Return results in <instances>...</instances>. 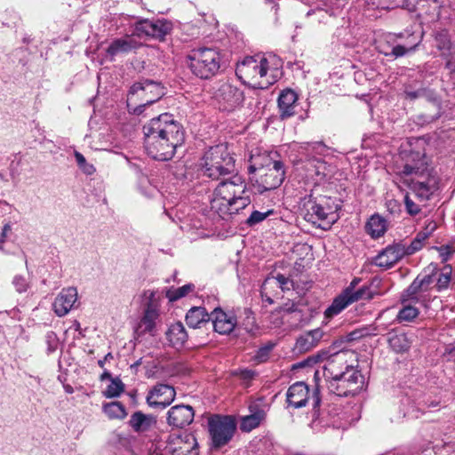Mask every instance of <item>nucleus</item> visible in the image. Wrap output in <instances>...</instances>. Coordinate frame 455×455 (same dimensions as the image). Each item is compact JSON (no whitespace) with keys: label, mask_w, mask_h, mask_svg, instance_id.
I'll return each mask as SVG.
<instances>
[{"label":"nucleus","mask_w":455,"mask_h":455,"mask_svg":"<svg viewBox=\"0 0 455 455\" xmlns=\"http://www.w3.org/2000/svg\"><path fill=\"white\" fill-rule=\"evenodd\" d=\"M229 202L218 196L215 191L213 192V197L210 202V208L212 212L224 218V215L229 214Z\"/></svg>","instance_id":"nucleus-41"},{"label":"nucleus","mask_w":455,"mask_h":455,"mask_svg":"<svg viewBox=\"0 0 455 455\" xmlns=\"http://www.w3.org/2000/svg\"><path fill=\"white\" fill-rule=\"evenodd\" d=\"M312 400H313V409L315 411H316V410L320 407V404H321L320 392L317 387L313 391Z\"/></svg>","instance_id":"nucleus-59"},{"label":"nucleus","mask_w":455,"mask_h":455,"mask_svg":"<svg viewBox=\"0 0 455 455\" xmlns=\"http://www.w3.org/2000/svg\"><path fill=\"white\" fill-rule=\"evenodd\" d=\"M214 97L218 102L219 108L228 112L240 107L244 100L243 92L229 83L220 84Z\"/></svg>","instance_id":"nucleus-14"},{"label":"nucleus","mask_w":455,"mask_h":455,"mask_svg":"<svg viewBox=\"0 0 455 455\" xmlns=\"http://www.w3.org/2000/svg\"><path fill=\"white\" fill-rule=\"evenodd\" d=\"M443 356L446 361L453 363L455 364V346H449L445 348Z\"/></svg>","instance_id":"nucleus-58"},{"label":"nucleus","mask_w":455,"mask_h":455,"mask_svg":"<svg viewBox=\"0 0 455 455\" xmlns=\"http://www.w3.org/2000/svg\"><path fill=\"white\" fill-rule=\"evenodd\" d=\"M404 95L406 99L411 100L419 99L422 96V88L419 90H412L410 87H406L404 90Z\"/></svg>","instance_id":"nucleus-55"},{"label":"nucleus","mask_w":455,"mask_h":455,"mask_svg":"<svg viewBox=\"0 0 455 455\" xmlns=\"http://www.w3.org/2000/svg\"><path fill=\"white\" fill-rule=\"evenodd\" d=\"M428 301L426 291L421 288L418 279L415 278L409 287L404 290L401 295L402 304L406 302H413L414 304H420L426 306Z\"/></svg>","instance_id":"nucleus-28"},{"label":"nucleus","mask_w":455,"mask_h":455,"mask_svg":"<svg viewBox=\"0 0 455 455\" xmlns=\"http://www.w3.org/2000/svg\"><path fill=\"white\" fill-rule=\"evenodd\" d=\"M215 331L222 335L229 334L236 326V317L233 314H228L221 308L216 307L210 315Z\"/></svg>","instance_id":"nucleus-25"},{"label":"nucleus","mask_w":455,"mask_h":455,"mask_svg":"<svg viewBox=\"0 0 455 455\" xmlns=\"http://www.w3.org/2000/svg\"><path fill=\"white\" fill-rule=\"evenodd\" d=\"M176 392L172 386L158 384L147 395V403L152 408L164 409L174 400Z\"/></svg>","instance_id":"nucleus-17"},{"label":"nucleus","mask_w":455,"mask_h":455,"mask_svg":"<svg viewBox=\"0 0 455 455\" xmlns=\"http://www.w3.org/2000/svg\"><path fill=\"white\" fill-rule=\"evenodd\" d=\"M103 411L109 419H124L127 415L125 407L120 402H111L104 404Z\"/></svg>","instance_id":"nucleus-39"},{"label":"nucleus","mask_w":455,"mask_h":455,"mask_svg":"<svg viewBox=\"0 0 455 455\" xmlns=\"http://www.w3.org/2000/svg\"><path fill=\"white\" fill-rule=\"evenodd\" d=\"M195 286L192 283L185 284L181 287L175 288V289H169L166 291V297L170 301H176L183 297H185L187 294H188L190 291L194 290Z\"/></svg>","instance_id":"nucleus-43"},{"label":"nucleus","mask_w":455,"mask_h":455,"mask_svg":"<svg viewBox=\"0 0 455 455\" xmlns=\"http://www.w3.org/2000/svg\"><path fill=\"white\" fill-rule=\"evenodd\" d=\"M141 92L140 99L145 103L140 104L134 109V113L140 115L147 105L153 104L159 100L164 94V88L158 82L150 79H141L132 84L130 89L131 94Z\"/></svg>","instance_id":"nucleus-11"},{"label":"nucleus","mask_w":455,"mask_h":455,"mask_svg":"<svg viewBox=\"0 0 455 455\" xmlns=\"http://www.w3.org/2000/svg\"><path fill=\"white\" fill-rule=\"evenodd\" d=\"M327 12L323 9L312 10L307 13V17L315 16V20L319 22L323 21L327 17Z\"/></svg>","instance_id":"nucleus-57"},{"label":"nucleus","mask_w":455,"mask_h":455,"mask_svg":"<svg viewBox=\"0 0 455 455\" xmlns=\"http://www.w3.org/2000/svg\"><path fill=\"white\" fill-rule=\"evenodd\" d=\"M171 29V23L161 20H140L135 24V30L139 36L145 35L159 40H164V36L170 33Z\"/></svg>","instance_id":"nucleus-16"},{"label":"nucleus","mask_w":455,"mask_h":455,"mask_svg":"<svg viewBox=\"0 0 455 455\" xmlns=\"http://www.w3.org/2000/svg\"><path fill=\"white\" fill-rule=\"evenodd\" d=\"M210 320V315L204 307H194L186 315V323L191 328H200L201 324Z\"/></svg>","instance_id":"nucleus-32"},{"label":"nucleus","mask_w":455,"mask_h":455,"mask_svg":"<svg viewBox=\"0 0 455 455\" xmlns=\"http://www.w3.org/2000/svg\"><path fill=\"white\" fill-rule=\"evenodd\" d=\"M440 254L443 258V259L446 260L448 259V256L451 254L449 247H441Z\"/></svg>","instance_id":"nucleus-63"},{"label":"nucleus","mask_w":455,"mask_h":455,"mask_svg":"<svg viewBox=\"0 0 455 455\" xmlns=\"http://www.w3.org/2000/svg\"><path fill=\"white\" fill-rule=\"evenodd\" d=\"M452 275V267L451 265H445L441 269L438 268V273L436 274L435 280V284L434 288L441 292L448 289Z\"/></svg>","instance_id":"nucleus-36"},{"label":"nucleus","mask_w":455,"mask_h":455,"mask_svg":"<svg viewBox=\"0 0 455 455\" xmlns=\"http://www.w3.org/2000/svg\"><path fill=\"white\" fill-rule=\"evenodd\" d=\"M360 278H354L350 283L349 286L346 290H350V292L353 291L356 285L360 283Z\"/></svg>","instance_id":"nucleus-64"},{"label":"nucleus","mask_w":455,"mask_h":455,"mask_svg":"<svg viewBox=\"0 0 455 455\" xmlns=\"http://www.w3.org/2000/svg\"><path fill=\"white\" fill-rule=\"evenodd\" d=\"M375 294H378V292L371 291L370 286L365 285L351 292L350 290H345L341 295L333 300L331 305L325 310L324 315L326 317H332L340 313L349 304L361 299H371Z\"/></svg>","instance_id":"nucleus-12"},{"label":"nucleus","mask_w":455,"mask_h":455,"mask_svg":"<svg viewBox=\"0 0 455 455\" xmlns=\"http://www.w3.org/2000/svg\"><path fill=\"white\" fill-rule=\"evenodd\" d=\"M246 183L242 177L235 175L229 180L221 181L214 189L216 195L222 199L230 202L241 194H246Z\"/></svg>","instance_id":"nucleus-19"},{"label":"nucleus","mask_w":455,"mask_h":455,"mask_svg":"<svg viewBox=\"0 0 455 455\" xmlns=\"http://www.w3.org/2000/svg\"><path fill=\"white\" fill-rule=\"evenodd\" d=\"M251 203V199L249 195L241 194L239 196L234 198V200H230L229 202V215L238 213L239 211L247 207Z\"/></svg>","instance_id":"nucleus-42"},{"label":"nucleus","mask_w":455,"mask_h":455,"mask_svg":"<svg viewBox=\"0 0 455 455\" xmlns=\"http://www.w3.org/2000/svg\"><path fill=\"white\" fill-rule=\"evenodd\" d=\"M363 385L364 377L357 366L326 382L329 392L338 396H354L363 389Z\"/></svg>","instance_id":"nucleus-7"},{"label":"nucleus","mask_w":455,"mask_h":455,"mask_svg":"<svg viewBox=\"0 0 455 455\" xmlns=\"http://www.w3.org/2000/svg\"><path fill=\"white\" fill-rule=\"evenodd\" d=\"M405 256L403 243H394L387 245L373 259V263L384 269L393 267Z\"/></svg>","instance_id":"nucleus-18"},{"label":"nucleus","mask_w":455,"mask_h":455,"mask_svg":"<svg viewBox=\"0 0 455 455\" xmlns=\"http://www.w3.org/2000/svg\"><path fill=\"white\" fill-rule=\"evenodd\" d=\"M297 93L291 89H285L281 92L277 103L282 119L289 118L296 113Z\"/></svg>","instance_id":"nucleus-26"},{"label":"nucleus","mask_w":455,"mask_h":455,"mask_svg":"<svg viewBox=\"0 0 455 455\" xmlns=\"http://www.w3.org/2000/svg\"><path fill=\"white\" fill-rule=\"evenodd\" d=\"M273 347H274V344H272V343H269L266 346L259 347L255 354V356H254L255 360L258 363L266 362L268 359L270 352L273 349Z\"/></svg>","instance_id":"nucleus-49"},{"label":"nucleus","mask_w":455,"mask_h":455,"mask_svg":"<svg viewBox=\"0 0 455 455\" xmlns=\"http://www.w3.org/2000/svg\"><path fill=\"white\" fill-rule=\"evenodd\" d=\"M403 162L399 173L403 177L414 176L424 178L428 172H434L435 170L429 166L428 160L424 151H416L412 149H403L400 153Z\"/></svg>","instance_id":"nucleus-9"},{"label":"nucleus","mask_w":455,"mask_h":455,"mask_svg":"<svg viewBox=\"0 0 455 455\" xmlns=\"http://www.w3.org/2000/svg\"><path fill=\"white\" fill-rule=\"evenodd\" d=\"M165 334L170 345L176 348L182 347L188 339L187 331L180 322L172 324Z\"/></svg>","instance_id":"nucleus-31"},{"label":"nucleus","mask_w":455,"mask_h":455,"mask_svg":"<svg viewBox=\"0 0 455 455\" xmlns=\"http://www.w3.org/2000/svg\"><path fill=\"white\" fill-rule=\"evenodd\" d=\"M165 450L171 455H199L197 440L190 433L169 435Z\"/></svg>","instance_id":"nucleus-13"},{"label":"nucleus","mask_w":455,"mask_h":455,"mask_svg":"<svg viewBox=\"0 0 455 455\" xmlns=\"http://www.w3.org/2000/svg\"><path fill=\"white\" fill-rule=\"evenodd\" d=\"M208 428L212 448L219 449L232 439L236 425L230 416L214 415L208 420Z\"/></svg>","instance_id":"nucleus-10"},{"label":"nucleus","mask_w":455,"mask_h":455,"mask_svg":"<svg viewBox=\"0 0 455 455\" xmlns=\"http://www.w3.org/2000/svg\"><path fill=\"white\" fill-rule=\"evenodd\" d=\"M12 284L16 291L19 293L26 292L28 289L30 287L28 279L20 275H17L13 277Z\"/></svg>","instance_id":"nucleus-46"},{"label":"nucleus","mask_w":455,"mask_h":455,"mask_svg":"<svg viewBox=\"0 0 455 455\" xmlns=\"http://www.w3.org/2000/svg\"><path fill=\"white\" fill-rule=\"evenodd\" d=\"M235 375H237L240 379L250 381L255 376V371L249 369H243L239 370L235 372Z\"/></svg>","instance_id":"nucleus-56"},{"label":"nucleus","mask_w":455,"mask_h":455,"mask_svg":"<svg viewBox=\"0 0 455 455\" xmlns=\"http://www.w3.org/2000/svg\"><path fill=\"white\" fill-rule=\"evenodd\" d=\"M75 157H76L78 166L81 169H83L84 173L91 175L95 172V168L93 167V165L87 164L86 159L81 153L76 151Z\"/></svg>","instance_id":"nucleus-48"},{"label":"nucleus","mask_w":455,"mask_h":455,"mask_svg":"<svg viewBox=\"0 0 455 455\" xmlns=\"http://www.w3.org/2000/svg\"><path fill=\"white\" fill-rule=\"evenodd\" d=\"M260 295L263 300L267 301L268 304H273L274 300L269 295L268 290H266V294L262 293V287L260 288Z\"/></svg>","instance_id":"nucleus-62"},{"label":"nucleus","mask_w":455,"mask_h":455,"mask_svg":"<svg viewBox=\"0 0 455 455\" xmlns=\"http://www.w3.org/2000/svg\"><path fill=\"white\" fill-rule=\"evenodd\" d=\"M419 44V42L415 44H396L392 46L390 52H386L382 50H380L379 52L386 57H393L395 59H397L415 52Z\"/></svg>","instance_id":"nucleus-38"},{"label":"nucleus","mask_w":455,"mask_h":455,"mask_svg":"<svg viewBox=\"0 0 455 455\" xmlns=\"http://www.w3.org/2000/svg\"><path fill=\"white\" fill-rule=\"evenodd\" d=\"M124 389V383L119 379H111L110 384L103 392L107 398H114L119 396Z\"/></svg>","instance_id":"nucleus-44"},{"label":"nucleus","mask_w":455,"mask_h":455,"mask_svg":"<svg viewBox=\"0 0 455 455\" xmlns=\"http://www.w3.org/2000/svg\"><path fill=\"white\" fill-rule=\"evenodd\" d=\"M147 154L157 161H169L185 141V131L172 115L164 113L143 126Z\"/></svg>","instance_id":"nucleus-1"},{"label":"nucleus","mask_w":455,"mask_h":455,"mask_svg":"<svg viewBox=\"0 0 455 455\" xmlns=\"http://www.w3.org/2000/svg\"><path fill=\"white\" fill-rule=\"evenodd\" d=\"M268 68V62L262 56H249L238 63L235 74L244 84L258 89H266L273 84L265 79Z\"/></svg>","instance_id":"nucleus-6"},{"label":"nucleus","mask_w":455,"mask_h":455,"mask_svg":"<svg viewBox=\"0 0 455 455\" xmlns=\"http://www.w3.org/2000/svg\"><path fill=\"white\" fill-rule=\"evenodd\" d=\"M411 342V339L403 331L393 330L387 333V343L390 348L397 354L407 352Z\"/></svg>","instance_id":"nucleus-30"},{"label":"nucleus","mask_w":455,"mask_h":455,"mask_svg":"<svg viewBox=\"0 0 455 455\" xmlns=\"http://www.w3.org/2000/svg\"><path fill=\"white\" fill-rule=\"evenodd\" d=\"M44 339L47 345V352L52 353L56 351L59 346V338L57 334L52 331H47Z\"/></svg>","instance_id":"nucleus-47"},{"label":"nucleus","mask_w":455,"mask_h":455,"mask_svg":"<svg viewBox=\"0 0 455 455\" xmlns=\"http://www.w3.org/2000/svg\"><path fill=\"white\" fill-rule=\"evenodd\" d=\"M439 178L436 172H428L424 178L411 179V188L421 200H427L438 188Z\"/></svg>","instance_id":"nucleus-20"},{"label":"nucleus","mask_w":455,"mask_h":455,"mask_svg":"<svg viewBox=\"0 0 455 455\" xmlns=\"http://www.w3.org/2000/svg\"><path fill=\"white\" fill-rule=\"evenodd\" d=\"M191 72L201 79H210L217 76L224 66L220 51L215 47H199L188 55Z\"/></svg>","instance_id":"nucleus-4"},{"label":"nucleus","mask_w":455,"mask_h":455,"mask_svg":"<svg viewBox=\"0 0 455 455\" xmlns=\"http://www.w3.org/2000/svg\"><path fill=\"white\" fill-rule=\"evenodd\" d=\"M323 336L324 332L320 328L309 331L297 339L294 349L299 353H306L316 347Z\"/></svg>","instance_id":"nucleus-27"},{"label":"nucleus","mask_w":455,"mask_h":455,"mask_svg":"<svg viewBox=\"0 0 455 455\" xmlns=\"http://www.w3.org/2000/svg\"><path fill=\"white\" fill-rule=\"evenodd\" d=\"M249 172H258V191H265L277 188L284 180V165L282 161L273 160L268 155L252 156Z\"/></svg>","instance_id":"nucleus-2"},{"label":"nucleus","mask_w":455,"mask_h":455,"mask_svg":"<svg viewBox=\"0 0 455 455\" xmlns=\"http://www.w3.org/2000/svg\"><path fill=\"white\" fill-rule=\"evenodd\" d=\"M78 293L75 287H68L61 290L52 304L53 310L58 316L66 315L77 301Z\"/></svg>","instance_id":"nucleus-23"},{"label":"nucleus","mask_w":455,"mask_h":455,"mask_svg":"<svg viewBox=\"0 0 455 455\" xmlns=\"http://www.w3.org/2000/svg\"><path fill=\"white\" fill-rule=\"evenodd\" d=\"M195 412L189 405L172 406L167 413V423L176 428H183L194 420Z\"/></svg>","instance_id":"nucleus-21"},{"label":"nucleus","mask_w":455,"mask_h":455,"mask_svg":"<svg viewBox=\"0 0 455 455\" xmlns=\"http://www.w3.org/2000/svg\"><path fill=\"white\" fill-rule=\"evenodd\" d=\"M129 425L136 433H145L156 425V418L151 414H145L140 411L132 414Z\"/></svg>","instance_id":"nucleus-29"},{"label":"nucleus","mask_w":455,"mask_h":455,"mask_svg":"<svg viewBox=\"0 0 455 455\" xmlns=\"http://www.w3.org/2000/svg\"><path fill=\"white\" fill-rule=\"evenodd\" d=\"M423 247V243L419 239L414 238L409 245L403 243V251L405 256L412 255Z\"/></svg>","instance_id":"nucleus-52"},{"label":"nucleus","mask_w":455,"mask_h":455,"mask_svg":"<svg viewBox=\"0 0 455 455\" xmlns=\"http://www.w3.org/2000/svg\"><path fill=\"white\" fill-rule=\"evenodd\" d=\"M435 41L437 42V47L440 50L449 48L450 40L448 39L446 33H443V32L438 33L435 36Z\"/></svg>","instance_id":"nucleus-54"},{"label":"nucleus","mask_w":455,"mask_h":455,"mask_svg":"<svg viewBox=\"0 0 455 455\" xmlns=\"http://www.w3.org/2000/svg\"><path fill=\"white\" fill-rule=\"evenodd\" d=\"M204 176L218 180L235 172V159L224 144L211 147L201 158Z\"/></svg>","instance_id":"nucleus-5"},{"label":"nucleus","mask_w":455,"mask_h":455,"mask_svg":"<svg viewBox=\"0 0 455 455\" xmlns=\"http://www.w3.org/2000/svg\"><path fill=\"white\" fill-rule=\"evenodd\" d=\"M306 149L315 151L318 155H323L324 152L327 150V148L323 144V142L315 141V142L307 143Z\"/></svg>","instance_id":"nucleus-53"},{"label":"nucleus","mask_w":455,"mask_h":455,"mask_svg":"<svg viewBox=\"0 0 455 455\" xmlns=\"http://www.w3.org/2000/svg\"><path fill=\"white\" fill-rule=\"evenodd\" d=\"M413 302H406L403 304L402 309L399 310L396 319L399 323L402 322H411L414 320L419 314V309L413 306Z\"/></svg>","instance_id":"nucleus-40"},{"label":"nucleus","mask_w":455,"mask_h":455,"mask_svg":"<svg viewBox=\"0 0 455 455\" xmlns=\"http://www.w3.org/2000/svg\"><path fill=\"white\" fill-rule=\"evenodd\" d=\"M437 273V266L435 264H430L424 269L422 274H419L416 277L419 283H420L421 288H423L426 292L430 289L431 284H433L434 282L435 281V277Z\"/></svg>","instance_id":"nucleus-37"},{"label":"nucleus","mask_w":455,"mask_h":455,"mask_svg":"<svg viewBox=\"0 0 455 455\" xmlns=\"http://www.w3.org/2000/svg\"><path fill=\"white\" fill-rule=\"evenodd\" d=\"M310 398L308 386L303 381L291 385L286 393V403L289 407L299 409L305 407Z\"/></svg>","instance_id":"nucleus-22"},{"label":"nucleus","mask_w":455,"mask_h":455,"mask_svg":"<svg viewBox=\"0 0 455 455\" xmlns=\"http://www.w3.org/2000/svg\"><path fill=\"white\" fill-rule=\"evenodd\" d=\"M154 292L150 293L149 301L147 303L146 308L143 313L140 323H138L135 332L140 335L150 333L156 335V323L158 320L159 309L156 301L154 299Z\"/></svg>","instance_id":"nucleus-15"},{"label":"nucleus","mask_w":455,"mask_h":455,"mask_svg":"<svg viewBox=\"0 0 455 455\" xmlns=\"http://www.w3.org/2000/svg\"><path fill=\"white\" fill-rule=\"evenodd\" d=\"M300 205L305 220L314 225L318 224L319 227L323 221L329 226L336 222L337 212L341 208V205L336 203V199L325 196L315 197L312 194L304 196Z\"/></svg>","instance_id":"nucleus-3"},{"label":"nucleus","mask_w":455,"mask_h":455,"mask_svg":"<svg viewBox=\"0 0 455 455\" xmlns=\"http://www.w3.org/2000/svg\"><path fill=\"white\" fill-rule=\"evenodd\" d=\"M436 228H437V224H436V222H435V221H434V220H429V221L426 224V226H425V228H424L423 231H424V232L428 235V237H429V236L433 234V232L436 229Z\"/></svg>","instance_id":"nucleus-61"},{"label":"nucleus","mask_w":455,"mask_h":455,"mask_svg":"<svg viewBox=\"0 0 455 455\" xmlns=\"http://www.w3.org/2000/svg\"><path fill=\"white\" fill-rule=\"evenodd\" d=\"M265 416L266 414L263 410H257L251 414L243 417L240 423V429L243 432L251 431L259 426Z\"/></svg>","instance_id":"nucleus-35"},{"label":"nucleus","mask_w":455,"mask_h":455,"mask_svg":"<svg viewBox=\"0 0 455 455\" xmlns=\"http://www.w3.org/2000/svg\"><path fill=\"white\" fill-rule=\"evenodd\" d=\"M353 354L349 351H339L330 355H327L326 352H323L315 356L308 357V359L301 364L304 365L306 363L309 362L315 363V358H326L323 367V374L327 382L340 374H344L350 370V368L355 367L350 363L354 361V358H351Z\"/></svg>","instance_id":"nucleus-8"},{"label":"nucleus","mask_w":455,"mask_h":455,"mask_svg":"<svg viewBox=\"0 0 455 455\" xmlns=\"http://www.w3.org/2000/svg\"><path fill=\"white\" fill-rule=\"evenodd\" d=\"M367 233L373 238L382 236L387 231V221L379 215H372L366 223Z\"/></svg>","instance_id":"nucleus-34"},{"label":"nucleus","mask_w":455,"mask_h":455,"mask_svg":"<svg viewBox=\"0 0 455 455\" xmlns=\"http://www.w3.org/2000/svg\"><path fill=\"white\" fill-rule=\"evenodd\" d=\"M405 210L411 216H415L420 212V207L413 202L408 194L404 196Z\"/></svg>","instance_id":"nucleus-51"},{"label":"nucleus","mask_w":455,"mask_h":455,"mask_svg":"<svg viewBox=\"0 0 455 455\" xmlns=\"http://www.w3.org/2000/svg\"><path fill=\"white\" fill-rule=\"evenodd\" d=\"M142 46V44L138 41L134 36L126 35L120 38L112 40L107 48V54L110 56L111 60L114 57L119 54H128L136 51Z\"/></svg>","instance_id":"nucleus-24"},{"label":"nucleus","mask_w":455,"mask_h":455,"mask_svg":"<svg viewBox=\"0 0 455 455\" xmlns=\"http://www.w3.org/2000/svg\"><path fill=\"white\" fill-rule=\"evenodd\" d=\"M272 213V211H267L266 212H261L259 211H253L249 218L246 220V224L250 227L255 226L260 222H262L267 216Z\"/></svg>","instance_id":"nucleus-45"},{"label":"nucleus","mask_w":455,"mask_h":455,"mask_svg":"<svg viewBox=\"0 0 455 455\" xmlns=\"http://www.w3.org/2000/svg\"><path fill=\"white\" fill-rule=\"evenodd\" d=\"M12 229V226L10 223H6L4 225L2 228V232L0 234V249L2 248L3 243L5 242L8 232Z\"/></svg>","instance_id":"nucleus-60"},{"label":"nucleus","mask_w":455,"mask_h":455,"mask_svg":"<svg viewBox=\"0 0 455 455\" xmlns=\"http://www.w3.org/2000/svg\"><path fill=\"white\" fill-rule=\"evenodd\" d=\"M421 98H424L426 100L433 103L438 108L441 107V99L437 95V93L427 88H422V96Z\"/></svg>","instance_id":"nucleus-50"},{"label":"nucleus","mask_w":455,"mask_h":455,"mask_svg":"<svg viewBox=\"0 0 455 455\" xmlns=\"http://www.w3.org/2000/svg\"><path fill=\"white\" fill-rule=\"evenodd\" d=\"M274 287H279L283 291H290L293 287V283L289 277L281 274H278L276 276H269L262 284V293L266 294V290Z\"/></svg>","instance_id":"nucleus-33"}]
</instances>
